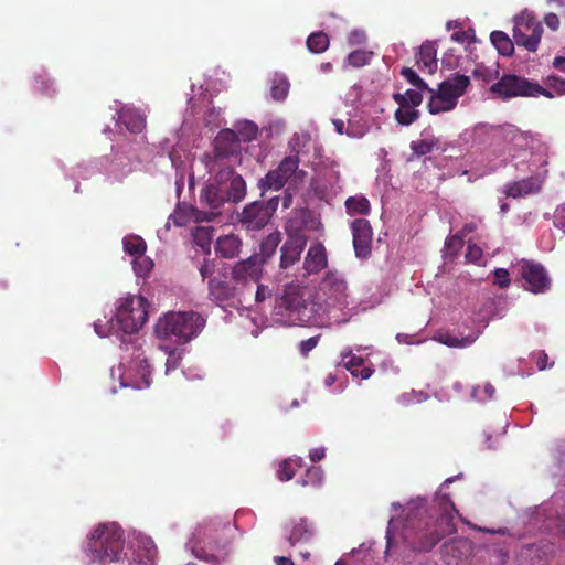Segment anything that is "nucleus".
<instances>
[{
    "label": "nucleus",
    "instance_id": "nucleus-1",
    "mask_svg": "<svg viewBox=\"0 0 565 565\" xmlns=\"http://www.w3.org/2000/svg\"><path fill=\"white\" fill-rule=\"evenodd\" d=\"M241 143L237 134L232 129H222L214 139L213 150L205 152L201 161L210 174L218 180L231 177L232 167L239 160Z\"/></svg>",
    "mask_w": 565,
    "mask_h": 565
},
{
    "label": "nucleus",
    "instance_id": "nucleus-2",
    "mask_svg": "<svg viewBox=\"0 0 565 565\" xmlns=\"http://www.w3.org/2000/svg\"><path fill=\"white\" fill-rule=\"evenodd\" d=\"M124 531L116 523L99 524L90 534L85 550L88 563L117 562L124 552Z\"/></svg>",
    "mask_w": 565,
    "mask_h": 565
},
{
    "label": "nucleus",
    "instance_id": "nucleus-3",
    "mask_svg": "<svg viewBox=\"0 0 565 565\" xmlns=\"http://www.w3.org/2000/svg\"><path fill=\"white\" fill-rule=\"evenodd\" d=\"M205 326V319L194 311L168 312L161 317L154 327L160 339H174L179 343H186L196 338Z\"/></svg>",
    "mask_w": 565,
    "mask_h": 565
},
{
    "label": "nucleus",
    "instance_id": "nucleus-4",
    "mask_svg": "<svg viewBox=\"0 0 565 565\" xmlns=\"http://www.w3.org/2000/svg\"><path fill=\"white\" fill-rule=\"evenodd\" d=\"M403 539L414 552H429L441 537L435 532L430 519L424 516L422 508L408 513L403 526Z\"/></svg>",
    "mask_w": 565,
    "mask_h": 565
},
{
    "label": "nucleus",
    "instance_id": "nucleus-5",
    "mask_svg": "<svg viewBox=\"0 0 565 565\" xmlns=\"http://www.w3.org/2000/svg\"><path fill=\"white\" fill-rule=\"evenodd\" d=\"M490 93L503 100L515 97L554 98V95L539 83L516 74H503L490 87Z\"/></svg>",
    "mask_w": 565,
    "mask_h": 565
},
{
    "label": "nucleus",
    "instance_id": "nucleus-6",
    "mask_svg": "<svg viewBox=\"0 0 565 565\" xmlns=\"http://www.w3.org/2000/svg\"><path fill=\"white\" fill-rule=\"evenodd\" d=\"M299 157L297 154L286 156L276 169L269 170L264 178L258 181V188L264 193L268 190L278 191L289 182V185L297 186L302 183L307 172L299 169Z\"/></svg>",
    "mask_w": 565,
    "mask_h": 565
},
{
    "label": "nucleus",
    "instance_id": "nucleus-7",
    "mask_svg": "<svg viewBox=\"0 0 565 565\" xmlns=\"http://www.w3.org/2000/svg\"><path fill=\"white\" fill-rule=\"evenodd\" d=\"M115 317L124 333H137L148 320L147 299L138 295H129L120 299Z\"/></svg>",
    "mask_w": 565,
    "mask_h": 565
},
{
    "label": "nucleus",
    "instance_id": "nucleus-8",
    "mask_svg": "<svg viewBox=\"0 0 565 565\" xmlns=\"http://www.w3.org/2000/svg\"><path fill=\"white\" fill-rule=\"evenodd\" d=\"M278 204L279 196L270 198L267 201H254L243 209L238 221L248 231H260L268 224Z\"/></svg>",
    "mask_w": 565,
    "mask_h": 565
},
{
    "label": "nucleus",
    "instance_id": "nucleus-9",
    "mask_svg": "<svg viewBox=\"0 0 565 565\" xmlns=\"http://www.w3.org/2000/svg\"><path fill=\"white\" fill-rule=\"evenodd\" d=\"M264 274V266L257 257L249 256L246 259L234 264L231 270V279L238 288L243 296L253 295V286L258 284Z\"/></svg>",
    "mask_w": 565,
    "mask_h": 565
},
{
    "label": "nucleus",
    "instance_id": "nucleus-10",
    "mask_svg": "<svg viewBox=\"0 0 565 565\" xmlns=\"http://www.w3.org/2000/svg\"><path fill=\"white\" fill-rule=\"evenodd\" d=\"M543 26L531 13L523 12L515 18L513 41L529 52H536L541 42Z\"/></svg>",
    "mask_w": 565,
    "mask_h": 565
},
{
    "label": "nucleus",
    "instance_id": "nucleus-11",
    "mask_svg": "<svg viewBox=\"0 0 565 565\" xmlns=\"http://www.w3.org/2000/svg\"><path fill=\"white\" fill-rule=\"evenodd\" d=\"M320 291L330 306L348 303L349 288L343 276L337 271H328L320 282Z\"/></svg>",
    "mask_w": 565,
    "mask_h": 565
},
{
    "label": "nucleus",
    "instance_id": "nucleus-12",
    "mask_svg": "<svg viewBox=\"0 0 565 565\" xmlns=\"http://www.w3.org/2000/svg\"><path fill=\"white\" fill-rule=\"evenodd\" d=\"M521 276L526 282V289L533 294H543L551 288V278L543 265L525 262L521 265Z\"/></svg>",
    "mask_w": 565,
    "mask_h": 565
},
{
    "label": "nucleus",
    "instance_id": "nucleus-13",
    "mask_svg": "<svg viewBox=\"0 0 565 565\" xmlns=\"http://www.w3.org/2000/svg\"><path fill=\"white\" fill-rule=\"evenodd\" d=\"M353 247L358 258L366 259L372 252L373 231L365 218H356L351 223Z\"/></svg>",
    "mask_w": 565,
    "mask_h": 565
},
{
    "label": "nucleus",
    "instance_id": "nucleus-14",
    "mask_svg": "<svg viewBox=\"0 0 565 565\" xmlns=\"http://www.w3.org/2000/svg\"><path fill=\"white\" fill-rule=\"evenodd\" d=\"M279 305L287 311L297 313L299 316V320L302 322L308 321L310 318L309 316L307 319L301 317L307 306L305 300V290L298 285L290 284L285 286L282 295L280 296Z\"/></svg>",
    "mask_w": 565,
    "mask_h": 565
},
{
    "label": "nucleus",
    "instance_id": "nucleus-15",
    "mask_svg": "<svg viewBox=\"0 0 565 565\" xmlns=\"http://www.w3.org/2000/svg\"><path fill=\"white\" fill-rule=\"evenodd\" d=\"M307 236L288 237L280 248V267L282 269L295 265L307 245Z\"/></svg>",
    "mask_w": 565,
    "mask_h": 565
},
{
    "label": "nucleus",
    "instance_id": "nucleus-16",
    "mask_svg": "<svg viewBox=\"0 0 565 565\" xmlns=\"http://www.w3.org/2000/svg\"><path fill=\"white\" fill-rule=\"evenodd\" d=\"M207 288L210 298L216 302H223L235 298H237L239 302L245 300V297L238 289L239 287L234 282L233 285H230L224 280L212 278L209 280Z\"/></svg>",
    "mask_w": 565,
    "mask_h": 565
},
{
    "label": "nucleus",
    "instance_id": "nucleus-17",
    "mask_svg": "<svg viewBox=\"0 0 565 565\" xmlns=\"http://www.w3.org/2000/svg\"><path fill=\"white\" fill-rule=\"evenodd\" d=\"M470 85V78L467 75L463 74H455L447 78L446 81L441 82L438 85V92L446 96V98L451 99V102L455 103L457 106L459 97H461L468 86Z\"/></svg>",
    "mask_w": 565,
    "mask_h": 565
},
{
    "label": "nucleus",
    "instance_id": "nucleus-18",
    "mask_svg": "<svg viewBox=\"0 0 565 565\" xmlns=\"http://www.w3.org/2000/svg\"><path fill=\"white\" fill-rule=\"evenodd\" d=\"M200 200L201 203L210 209L218 210L227 202L225 186H223V183H218L214 177L213 180L202 189Z\"/></svg>",
    "mask_w": 565,
    "mask_h": 565
},
{
    "label": "nucleus",
    "instance_id": "nucleus-19",
    "mask_svg": "<svg viewBox=\"0 0 565 565\" xmlns=\"http://www.w3.org/2000/svg\"><path fill=\"white\" fill-rule=\"evenodd\" d=\"M220 523L214 522H205L200 524L195 531L193 532L191 544L192 553L196 557H201V555L196 551V545L206 544L212 545L217 542L216 533L218 531Z\"/></svg>",
    "mask_w": 565,
    "mask_h": 565
},
{
    "label": "nucleus",
    "instance_id": "nucleus-20",
    "mask_svg": "<svg viewBox=\"0 0 565 565\" xmlns=\"http://www.w3.org/2000/svg\"><path fill=\"white\" fill-rule=\"evenodd\" d=\"M312 221V213L308 209H298L292 212V215L287 220L285 231L288 237L306 236L303 231L309 228V223Z\"/></svg>",
    "mask_w": 565,
    "mask_h": 565
},
{
    "label": "nucleus",
    "instance_id": "nucleus-21",
    "mask_svg": "<svg viewBox=\"0 0 565 565\" xmlns=\"http://www.w3.org/2000/svg\"><path fill=\"white\" fill-rule=\"evenodd\" d=\"M327 252L322 243L312 244L305 257L303 269L308 275L317 274L327 267Z\"/></svg>",
    "mask_w": 565,
    "mask_h": 565
},
{
    "label": "nucleus",
    "instance_id": "nucleus-22",
    "mask_svg": "<svg viewBox=\"0 0 565 565\" xmlns=\"http://www.w3.org/2000/svg\"><path fill=\"white\" fill-rule=\"evenodd\" d=\"M454 511V503L447 501L444 503L443 511L439 513L436 521L430 520L431 526L441 539L456 532Z\"/></svg>",
    "mask_w": 565,
    "mask_h": 565
},
{
    "label": "nucleus",
    "instance_id": "nucleus-23",
    "mask_svg": "<svg viewBox=\"0 0 565 565\" xmlns=\"http://www.w3.org/2000/svg\"><path fill=\"white\" fill-rule=\"evenodd\" d=\"M437 49L435 43L425 42L420 45L416 54V64L418 68L428 74H434L437 71Z\"/></svg>",
    "mask_w": 565,
    "mask_h": 565
},
{
    "label": "nucleus",
    "instance_id": "nucleus-24",
    "mask_svg": "<svg viewBox=\"0 0 565 565\" xmlns=\"http://www.w3.org/2000/svg\"><path fill=\"white\" fill-rule=\"evenodd\" d=\"M218 183H223V186H225V194L227 198V201L232 202H239L242 201L246 195V183L242 175L236 174L234 171V168L232 167V173L231 177L224 180H218L216 177Z\"/></svg>",
    "mask_w": 565,
    "mask_h": 565
},
{
    "label": "nucleus",
    "instance_id": "nucleus-25",
    "mask_svg": "<svg viewBox=\"0 0 565 565\" xmlns=\"http://www.w3.org/2000/svg\"><path fill=\"white\" fill-rule=\"evenodd\" d=\"M541 181L535 177H530L520 181H514L505 185L504 193L508 198H520L539 192Z\"/></svg>",
    "mask_w": 565,
    "mask_h": 565
},
{
    "label": "nucleus",
    "instance_id": "nucleus-26",
    "mask_svg": "<svg viewBox=\"0 0 565 565\" xmlns=\"http://www.w3.org/2000/svg\"><path fill=\"white\" fill-rule=\"evenodd\" d=\"M242 241L235 234L220 236L215 244V252L223 258H234L238 256Z\"/></svg>",
    "mask_w": 565,
    "mask_h": 565
},
{
    "label": "nucleus",
    "instance_id": "nucleus-27",
    "mask_svg": "<svg viewBox=\"0 0 565 565\" xmlns=\"http://www.w3.org/2000/svg\"><path fill=\"white\" fill-rule=\"evenodd\" d=\"M281 242V234L275 231L268 234L259 245V253L252 255L257 257L260 264L264 266L266 262L275 254L279 243Z\"/></svg>",
    "mask_w": 565,
    "mask_h": 565
},
{
    "label": "nucleus",
    "instance_id": "nucleus-28",
    "mask_svg": "<svg viewBox=\"0 0 565 565\" xmlns=\"http://www.w3.org/2000/svg\"><path fill=\"white\" fill-rule=\"evenodd\" d=\"M477 338L478 335L475 334H469L459 338L450 333L449 331L444 330L436 332V334L434 335V340L449 348H467L471 345L477 340Z\"/></svg>",
    "mask_w": 565,
    "mask_h": 565
},
{
    "label": "nucleus",
    "instance_id": "nucleus-29",
    "mask_svg": "<svg viewBox=\"0 0 565 565\" xmlns=\"http://www.w3.org/2000/svg\"><path fill=\"white\" fill-rule=\"evenodd\" d=\"M119 119L132 134H139L146 127V117L136 109H125L120 111Z\"/></svg>",
    "mask_w": 565,
    "mask_h": 565
},
{
    "label": "nucleus",
    "instance_id": "nucleus-30",
    "mask_svg": "<svg viewBox=\"0 0 565 565\" xmlns=\"http://www.w3.org/2000/svg\"><path fill=\"white\" fill-rule=\"evenodd\" d=\"M286 541L290 546H295L299 542H306L311 536L308 523L303 519L294 523L290 529L286 527Z\"/></svg>",
    "mask_w": 565,
    "mask_h": 565
},
{
    "label": "nucleus",
    "instance_id": "nucleus-31",
    "mask_svg": "<svg viewBox=\"0 0 565 565\" xmlns=\"http://www.w3.org/2000/svg\"><path fill=\"white\" fill-rule=\"evenodd\" d=\"M430 93H431V96H430L427 107H428V111L431 115L450 111L456 107L455 103L451 102V99L446 98V96L440 94V92H438V90L435 92L431 89Z\"/></svg>",
    "mask_w": 565,
    "mask_h": 565
},
{
    "label": "nucleus",
    "instance_id": "nucleus-32",
    "mask_svg": "<svg viewBox=\"0 0 565 565\" xmlns=\"http://www.w3.org/2000/svg\"><path fill=\"white\" fill-rule=\"evenodd\" d=\"M345 210L349 215H367L371 212L370 201L363 195L349 196L345 200Z\"/></svg>",
    "mask_w": 565,
    "mask_h": 565
},
{
    "label": "nucleus",
    "instance_id": "nucleus-33",
    "mask_svg": "<svg viewBox=\"0 0 565 565\" xmlns=\"http://www.w3.org/2000/svg\"><path fill=\"white\" fill-rule=\"evenodd\" d=\"M490 40L501 55L511 56L513 54L514 41H512L503 31H493L490 34Z\"/></svg>",
    "mask_w": 565,
    "mask_h": 565
},
{
    "label": "nucleus",
    "instance_id": "nucleus-34",
    "mask_svg": "<svg viewBox=\"0 0 565 565\" xmlns=\"http://www.w3.org/2000/svg\"><path fill=\"white\" fill-rule=\"evenodd\" d=\"M301 467H302L301 458L285 459L279 463L277 476L280 481H289L295 477L297 469H299Z\"/></svg>",
    "mask_w": 565,
    "mask_h": 565
},
{
    "label": "nucleus",
    "instance_id": "nucleus-35",
    "mask_svg": "<svg viewBox=\"0 0 565 565\" xmlns=\"http://www.w3.org/2000/svg\"><path fill=\"white\" fill-rule=\"evenodd\" d=\"M397 104L398 108L396 109L394 116L398 124L403 126H409L419 118V111L416 109V107L407 106L404 103Z\"/></svg>",
    "mask_w": 565,
    "mask_h": 565
},
{
    "label": "nucleus",
    "instance_id": "nucleus-36",
    "mask_svg": "<svg viewBox=\"0 0 565 565\" xmlns=\"http://www.w3.org/2000/svg\"><path fill=\"white\" fill-rule=\"evenodd\" d=\"M438 140L436 138L430 139H418L411 142L412 156L408 159L412 161L414 158H419L430 153L435 147H437Z\"/></svg>",
    "mask_w": 565,
    "mask_h": 565
},
{
    "label": "nucleus",
    "instance_id": "nucleus-37",
    "mask_svg": "<svg viewBox=\"0 0 565 565\" xmlns=\"http://www.w3.org/2000/svg\"><path fill=\"white\" fill-rule=\"evenodd\" d=\"M307 47L311 53H323L329 47V36L323 31L313 32L307 39Z\"/></svg>",
    "mask_w": 565,
    "mask_h": 565
},
{
    "label": "nucleus",
    "instance_id": "nucleus-38",
    "mask_svg": "<svg viewBox=\"0 0 565 565\" xmlns=\"http://www.w3.org/2000/svg\"><path fill=\"white\" fill-rule=\"evenodd\" d=\"M122 243L125 252L135 258L142 256L147 248L143 238L137 235L125 237Z\"/></svg>",
    "mask_w": 565,
    "mask_h": 565
},
{
    "label": "nucleus",
    "instance_id": "nucleus-39",
    "mask_svg": "<svg viewBox=\"0 0 565 565\" xmlns=\"http://www.w3.org/2000/svg\"><path fill=\"white\" fill-rule=\"evenodd\" d=\"M137 374L139 375V381H136L134 386L138 390L147 388L151 384V369L146 359H142L138 362L136 366Z\"/></svg>",
    "mask_w": 565,
    "mask_h": 565
},
{
    "label": "nucleus",
    "instance_id": "nucleus-40",
    "mask_svg": "<svg viewBox=\"0 0 565 565\" xmlns=\"http://www.w3.org/2000/svg\"><path fill=\"white\" fill-rule=\"evenodd\" d=\"M422 90L407 89L405 93L393 94L396 103H404L407 106L418 107L423 102Z\"/></svg>",
    "mask_w": 565,
    "mask_h": 565
},
{
    "label": "nucleus",
    "instance_id": "nucleus-41",
    "mask_svg": "<svg viewBox=\"0 0 565 565\" xmlns=\"http://www.w3.org/2000/svg\"><path fill=\"white\" fill-rule=\"evenodd\" d=\"M374 53L366 50H355L347 56V62L353 67H363L370 64Z\"/></svg>",
    "mask_w": 565,
    "mask_h": 565
},
{
    "label": "nucleus",
    "instance_id": "nucleus-42",
    "mask_svg": "<svg viewBox=\"0 0 565 565\" xmlns=\"http://www.w3.org/2000/svg\"><path fill=\"white\" fill-rule=\"evenodd\" d=\"M289 92V82L285 77H276L273 79L270 95L277 102L284 100Z\"/></svg>",
    "mask_w": 565,
    "mask_h": 565
},
{
    "label": "nucleus",
    "instance_id": "nucleus-43",
    "mask_svg": "<svg viewBox=\"0 0 565 565\" xmlns=\"http://www.w3.org/2000/svg\"><path fill=\"white\" fill-rule=\"evenodd\" d=\"M401 75L418 90L431 92V88L427 85V83L420 78L412 67H403Z\"/></svg>",
    "mask_w": 565,
    "mask_h": 565
},
{
    "label": "nucleus",
    "instance_id": "nucleus-44",
    "mask_svg": "<svg viewBox=\"0 0 565 565\" xmlns=\"http://www.w3.org/2000/svg\"><path fill=\"white\" fill-rule=\"evenodd\" d=\"M236 134L239 138V142H249L256 139L258 135V127L253 121L246 120L238 126Z\"/></svg>",
    "mask_w": 565,
    "mask_h": 565
},
{
    "label": "nucleus",
    "instance_id": "nucleus-45",
    "mask_svg": "<svg viewBox=\"0 0 565 565\" xmlns=\"http://www.w3.org/2000/svg\"><path fill=\"white\" fill-rule=\"evenodd\" d=\"M543 83L554 96L556 95H565V78H562L557 75H548L543 78Z\"/></svg>",
    "mask_w": 565,
    "mask_h": 565
},
{
    "label": "nucleus",
    "instance_id": "nucleus-46",
    "mask_svg": "<svg viewBox=\"0 0 565 565\" xmlns=\"http://www.w3.org/2000/svg\"><path fill=\"white\" fill-rule=\"evenodd\" d=\"M34 90L45 96H52L55 92L53 82L46 74H40L34 78Z\"/></svg>",
    "mask_w": 565,
    "mask_h": 565
},
{
    "label": "nucleus",
    "instance_id": "nucleus-47",
    "mask_svg": "<svg viewBox=\"0 0 565 565\" xmlns=\"http://www.w3.org/2000/svg\"><path fill=\"white\" fill-rule=\"evenodd\" d=\"M323 479V470L321 467L312 466L307 469L305 477L301 479L302 486H318Z\"/></svg>",
    "mask_w": 565,
    "mask_h": 565
},
{
    "label": "nucleus",
    "instance_id": "nucleus-48",
    "mask_svg": "<svg viewBox=\"0 0 565 565\" xmlns=\"http://www.w3.org/2000/svg\"><path fill=\"white\" fill-rule=\"evenodd\" d=\"M132 265L136 275L139 277L147 276L153 268V262L149 257H145L143 255L136 257L132 262Z\"/></svg>",
    "mask_w": 565,
    "mask_h": 565
},
{
    "label": "nucleus",
    "instance_id": "nucleus-49",
    "mask_svg": "<svg viewBox=\"0 0 565 565\" xmlns=\"http://www.w3.org/2000/svg\"><path fill=\"white\" fill-rule=\"evenodd\" d=\"M309 141L308 135L294 134L292 137L288 141V148L290 150V154H297L299 157L300 149L306 147Z\"/></svg>",
    "mask_w": 565,
    "mask_h": 565
},
{
    "label": "nucleus",
    "instance_id": "nucleus-50",
    "mask_svg": "<svg viewBox=\"0 0 565 565\" xmlns=\"http://www.w3.org/2000/svg\"><path fill=\"white\" fill-rule=\"evenodd\" d=\"M494 394H495V388L490 383H487L483 386L482 391H480V387L477 386V387H473L472 392H471V396L475 399L480 401V402H486V401L492 399Z\"/></svg>",
    "mask_w": 565,
    "mask_h": 565
},
{
    "label": "nucleus",
    "instance_id": "nucleus-51",
    "mask_svg": "<svg viewBox=\"0 0 565 565\" xmlns=\"http://www.w3.org/2000/svg\"><path fill=\"white\" fill-rule=\"evenodd\" d=\"M350 356V359L344 362V367L351 373L352 376H358L359 367H361L364 363V359L356 355H351V351L342 354V359Z\"/></svg>",
    "mask_w": 565,
    "mask_h": 565
},
{
    "label": "nucleus",
    "instance_id": "nucleus-52",
    "mask_svg": "<svg viewBox=\"0 0 565 565\" xmlns=\"http://www.w3.org/2000/svg\"><path fill=\"white\" fill-rule=\"evenodd\" d=\"M472 75L476 79H481L484 83H489L490 81H492L494 78H498V79L500 78L499 70L491 71L483 65H478L475 68Z\"/></svg>",
    "mask_w": 565,
    "mask_h": 565
},
{
    "label": "nucleus",
    "instance_id": "nucleus-53",
    "mask_svg": "<svg viewBox=\"0 0 565 565\" xmlns=\"http://www.w3.org/2000/svg\"><path fill=\"white\" fill-rule=\"evenodd\" d=\"M215 259L204 257L203 262L199 265V273L202 279L211 278L215 271Z\"/></svg>",
    "mask_w": 565,
    "mask_h": 565
},
{
    "label": "nucleus",
    "instance_id": "nucleus-54",
    "mask_svg": "<svg viewBox=\"0 0 565 565\" xmlns=\"http://www.w3.org/2000/svg\"><path fill=\"white\" fill-rule=\"evenodd\" d=\"M462 246L463 239L458 234L452 235L445 243V248L447 249L448 253H450L454 256L457 255V253L461 249Z\"/></svg>",
    "mask_w": 565,
    "mask_h": 565
},
{
    "label": "nucleus",
    "instance_id": "nucleus-55",
    "mask_svg": "<svg viewBox=\"0 0 565 565\" xmlns=\"http://www.w3.org/2000/svg\"><path fill=\"white\" fill-rule=\"evenodd\" d=\"M320 337L321 335L318 334L307 340H302L298 345L300 354L302 356H307L309 352L312 351L318 345Z\"/></svg>",
    "mask_w": 565,
    "mask_h": 565
},
{
    "label": "nucleus",
    "instance_id": "nucleus-56",
    "mask_svg": "<svg viewBox=\"0 0 565 565\" xmlns=\"http://www.w3.org/2000/svg\"><path fill=\"white\" fill-rule=\"evenodd\" d=\"M493 274L497 279L494 284L500 288H507L510 286L511 280L509 278V271L505 268H497Z\"/></svg>",
    "mask_w": 565,
    "mask_h": 565
},
{
    "label": "nucleus",
    "instance_id": "nucleus-57",
    "mask_svg": "<svg viewBox=\"0 0 565 565\" xmlns=\"http://www.w3.org/2000/svg\"><path fill=\"white\" fill-rule=\"evenodd\" d=\"M466 258L470 263H478L482 258V249L477 244H468Z\"/></svg>",
    "mask_w": 565,
    "mask_h": 565
},
{
    "label": "nucleus",
    "instance_id": "nucleus-58",
    "mask_svg": "<svg viewBox=\"0 0 565 565\" xmlns=\"http://www.w3.org/2000/svg\"><path fill=\"white\" fill-rule=\"evenodd\" d=\"M257 289L254 292V298L256 302H264L266 299L271 297V289L268 286L256 284Z\"/></svg>",
    "mask_w": 565,
    "mask_h": 565
},
{
    "label": "nucleus",
    "instance_id": "nucleus-59",
    "mask_svg": "<svg viewBox=\"0 0 565 565\" xmlns=\"http://www.w3.org/2000/svg\"><path fill=\"white\" fill-rule=\"evenodd\" d=\"M366 41V34L364 31L361 30H353L350 32L348 36V42L350 45H360L365 43Z\"/></svg>",
    "mask_w": 565,
    "mask_h": 565
},
{
    "label": "nucleus",
    "instance_id": "nucleus-60",
    "mask_svg": "<svg viewBox=\"0 0 565 565\" xmlns=\"http://www.w3.org/2000/svg\"><path fill=\"white\" fill-rule=\"evenodd\" d=\"M140 543H142L143 546H145V551H146L145 556L147 558V562L152 564L153 563V558H154L156 553H157L156 546L153 545V543L149 539H142L140 541Z\"/></svg>",
    "mask_w": 565,
    "mask_h": 565
},
{
    "label": "nucleus",
    "instance_id": "nucleus-61",
    "mask_svg": "<svg viewBox=\"0 0 565 565\" xmlns=\"http://www.w3.org/2000/svg\"><path fill=\"white\" fill-rule=\"evenodd\" d=\"M554 225L565 233V203L556 210Z\"/></svg>",
    "mask_w": 565,
    "mask_h": 565
},
{
    "label": "nucleus",
    "instance_id": "nucleus-62",
    "mask_svg": "<svg viewBox=\"0 0 565 565\" xmlns=\"http://www.w3.org/2000/svg\"><path fill=\"white\" fill-rule=\"evenodd\" d=\"M544 22L553 31H556L559 26V19L555 13H547L544 17Z\"/></svg>",
    "mask_w": 565,
    "mask_h": 565
},
{
    "label": "nucleus",
    "instance_id": "nucleus-63",
    "mask_svg": "<svg viewBox=\"0 0 565 565\" xmlns=\"http://www.w3.org/2000/svg\"><path fill=\"white\" fill-rule=\"evenodd\" d=\"M324 456H326L324 448H313L309 452V457L312 462H318V461L322 460L324 458Z\"/></svg>",
    "mask_w": 565,
    "mask_h": 565
},
{
    "label": "nucleus",
    "instance_id": "nucleus-64",
    "mask_svg": "<svg viewBox=\"0 0 565 565\" xmlns=\"http://www.w3.org/2000/svg\"><path fill=\"white\" fill-rule=\"evenodd\" d=\"M547 360H548V355L544 351H541L539 353L537 361H536V364H537V367L540 371H543L547 367Z\"/></svg>",
    "mask_w": 565,
    "mask_h": 565
}]
</instances>
